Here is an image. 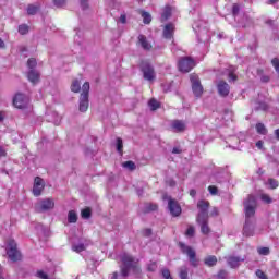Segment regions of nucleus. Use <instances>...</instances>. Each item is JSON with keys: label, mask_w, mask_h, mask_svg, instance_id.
Segmentation results:
<instances>
[{"label": "nucleus", "mask_w": 279, "mask_h": 279, "mask_svg": "<svg viewBox=\"0 0 279 279\" xmlns=\"http://www.w3.org/2000/svg\"><path fill=\"white\" fill-rule=\"evenodd\" d=\"M117 151L122 156L123 154V140L121 137L117 138Z\"/></svg>", "instance_id": "72a5a7b5"}, {"label": "nucleus", "mask_w": 279, "mask_h": 279, "mask_svg": "<svg viewBox=\"0 0 279 279\" xmlns=\"http://www.w3.org/2000/svg\"><path fill=\"white\" fill-rule=\"evenodd\" d=\"M208 191H209L210 195H217V193H219V189L215 185H209Z\"/></svg>", "instance_id": "a18cd8bd"}, {"label": "nucleus", "mask_w": 279, "mask_h": 279, "mask_svg": "<svg viewBox=\"0 0 279 279\" xmlns=\"http://www.w3.org/2000/svg\"><path fill=\"white\" fill-rule=\"evenodd\" d=\"M209 216H210V217H219V208L213 207V209H211Z\"/></svg>", "instance_id": "8fccbe9b"}, {"label": "nucleus", "mask_w": 279, "mask_h": 279, "mask_svg": "<svg viewBox=\"0 0 279 279\" xmlns=\"http://www.w3.org/2000/svg\"><path fill=\"white\" fill-rule=\"evenodd\" d=\"M179 247L181 248L182 254H186L192 267H198L199 259H197V253L195 252V250H193V247L191 246H186V244L182 242L179 243Z\"/></svg>", "instance_id": "423d86ee"}, {"label": "nucleus", "mask_w": 279, "mask_h": 279, "mask_svg": "<svg viewBox=\"0 0 279 279\" xmlns=\"http://www.w3.org/2000/svg\"><path fill=\"white\" fill-rule=\"evenodd\" d=\"M90 215H93V211L90 210V207L84 208L81 211V217L83 219H90Z\"/></svg>", "instance_id": "2f4dec72"}, {"label": "nucleus", "mask_w": 279, "mask_h": 279, "mask_svg": "<svg viewBox=\"0 0 279 279\" xmlns=\"http://www.w3.org/2000/svg\"><path fill=\"white\" fill-rule=\"evenodd\" d=\"M8 156V153L5 151V149H3V147L0 146V158H5Z\"/></svg>", "instance_id": "6e6d98bb"}, {"label": "nucleus", "mask_w": 279, "mask_h": 279, "mask_svg": "<svg viewBox=\"0 0 279 279\" xmlns=\"http://www.w3.org/2000/svg\"><path fill=\"white\" fill-rule=\"evenodd\" d=\"M72 93H80L82 90V84L77 80H74L71 84Z\"/></svg>", "instance_id": "c85d7f7f"}, {"label": "nucleus", "mask_w": 279, "mask_h": 279, "mask_svg": "<svg viewBox=\"0 0 279 279\" xmlns=\"http://www.w3.org/2000/svg\"><path fill=\"white\" fill-rule=\"evenodd\" d=\"M121 263L120 274L122 278H128V276H130V271H133V274H141L140 260L131 254L124 253L121 256Z\"/></svg>", "instance_id": "f257e3e1"}, {"label": "nucleus", "mask_w": 279, "mask_h": 279, "mask_svg": "<svg viewBox=\"0 0 279 279\" xmlns=\"http://www.w3.org/2000/svg\"><path fill=\"white\" fill-rule=\"evenodd\" d=\"M17 32L19 34H21V36H25V34H29V25L27 24L19 25Z\"/></svg>", "instance_id": "cd10ccee"}, {"label": "nucleus", "mask_w": 279, "mask_h": 279, "mask_svg": "<svg viewBox=\"0 0 279 279\" xmlns=\"http://www.w3.org/2000/svg\"><path fill=\"white\" fill-rule=\"evenodd\" d=\"M38 10H40L39 7L34 5V4H28V7H27V14L29 16H34V14H36L38 12Z\"/></svg>", "instance_id": "7c9ffc66"}, {"label": "nucleus", "mask_w": 279, "mask_h": 279, "mask_svg": "<svg viewBox=\"0 0 279 279\" xmlns=\"http://www.w3.org/2000/svg\"><path fill=\"white\" fill-rule=\"evenodd\" d=\"M257 134H262L263 136L267 135V128H265V124L263 123H257L255 125Z\"/></svg>", "instance_id": "bb28decb"}, {"label": "nucleus", "mask_w": 279, "mask_h": 279, "mask_svg": "<svg viewBox=\"0 0 279 279\" xmlns=\"http://www.w3.org/2000/svg\"><path fill=\"white\" fill-rule=\"evenodd\" d=\"M217 90L220 97H228L230 95V85L221 80L217 83Z\"/></svg>", "instance_id": "4468645a"}, {"label": "nucleus", "mask_w": 279, "mask_h": 279, "mask_svg": "<svg viewBox=\"0 0 279 279\" xmlns=\"http://www.w3.org/2000/svg\"><path fill=\"white\" fill-rule=\"evenodd\" d=\"M266 25H274V20H267Z\"/></svg>", "instance_id": "774afa93"}, {"label": "nucleus", "mask_w": 279, "mask_h": 279, "mask_svg": "<svg viewBox=\"0 0 279 279\" xmlns=\"http://www.w3.org/2000/svg\"><path fill=\"white\" fill-rule=\"evenodd\" d=\"M122 167L124 169H129V171H136V163H134V161L132 160L123 162Z\"/></svg>", "instance_id": "c756f323"}, {"label": "nucleus", "mask_w": 279, "mask_h": 279, "mask_svg": "<svg viewBox=\"0 0 279 279\" xmlns=\"http://www.w3.org/2000/svg\"><path fill=\"white\" fill-rule=\"evenodd\" d=\"M120 23H122L123 25H125V23H128V16L125 14L120 15Z\"/></svg>", "instance_id": "5fc2aeb1"}, {"label": "nucleus", "mask_w": 279, "mask_h": 279, "mask_svg": "<svg viewBox=\"0 0 279 279\" xmlns=\"http://www.w3.org/2000/svg\"><path fill=\"white\" fill-rule=\"evenodd\" d=\"M145 233H146V236H151V229H146Z\"/></svg>", "instance_id": "69168bd1"}, {"label": "nucleus", "mask_w": 279, "mask_h": 279, "mask_svg": "<svg viewBox=\"0 0 279 279\" xmlns=\"http://www.w3.org/2000/svg\"><path fill=\"white\" fill-rule=\"evenodd\" d=\"M161 274L165 279H173V277H171V271L169 269H162Z\"/></svg>", "instance_id": "c03bdc74"}, {"label": "nucleus", "mask_w": 279, "mask_h": 279, "mask_svg": "<svg viewBox=\"0 0 279 279\" xmlns=\"http://www.w3.org/2000/svg\"><path fill=\"white\" fill-rule=\"evenodd\" d=\"M185 236H195V227L191 226L185 231Z\"/></svg>", "instance_id": "79ce46f5"}, {"label": "nucleus", "mask_w": 279, "mask_h": 279, "mask_svg": "<svg viewBox=\"0 0 279 279\" xmlns=\"http://www.w3.org/2000/svg\"><path fill=\"white\" fill-rule=\"evenodd\" d=\"M227 263L232 269H236V267H239V263H241V257L229 256L227 258Z\"/></svg>", "instance_id": "412c9836"}, {"label": "nucleus", "mask_w": 279, "mask_h": 279, "mask_svg": "<svg viewBox=\"0 0 279 279\" xmlns=\"http://www.w3.org/2000/svg\"><path fill=\"white\" fill-rule=\"evenodd\" d=\"M179 278L189 279V268L186 267L180 268Z\"/></svg>", "instance_id": "f704fd0d"}, {"label": "nucleus", "mask_w": 279, "mask_h": 279, "mask_svg": "<svg viewBox=\"0 0 279 279\" xmlns=\"http://www.w3.org/2000/svg\"><path fill=\"white\" fill-rule=\"evenodd\" d=\"M196 222L201 226L202 234L208 235L210 232V227L208 226V217L207 218H196Z\"/></svg>", "instance_id": "f3484780"}, {"label": "nucleus", "mask_w": 279, "mask_h": 279, "mask_svg": "<svg viewBox=\"0 0 279 279\" xmlns=\"http://www.w3.org/2000/svg\"><path fill=\"white\" fill-rule=\"evenodd\" d=\"M204 264L206 265V267H215V265H217V256L209 255L205 257Z\"/></svg>", "instance_id": "5701e85b"}, {"label": "nucleus", "mask_w": 279, "mask_h": 279, "mask_svg": "<svg viewBox=\"0 0 279 279\" xmlns=\"http://www.w3.org/2000/svg\"><path fill=\"white\" fill-rule=\"evenodd\" d=\"M226 276H228V271L226 270H219L217 277L220 279H226Z\"/></svg>", "instance_id": "3c124183"}, {"label": "nucleus", "mask_w": 279, "mask_h": 279, "mask_svg": "<svg viewBox=\"0 0 279 279\" xmlns=\"http://www.w3.org/2000/svg\"><path fill=\"white\" fill-rule=\"evenodd\" d=\"M169 19H171V7L166 5L161 13V23L169 21Z\"/></svg>", "instance_id": "b1692460"}, {"label": "nucleus", "mask_w": 279, "mask_h": 279, "mask_svg": "<svg viewBox=\"0 0 279 279\" xmlns=\"http://www.w3.org/2000/svg\"><path fill=\"white\" fill-rule=\"evenodd\" d=\"M275 135H276L277 141H279V129L275 130Z\"/></svg>", "instance_id": "338daca9"}, {"label": "nucleus", "mask_w": 279, "mask_h": 279, "mask_svg": "<svg viewBox=\"0 0 279 279\" xmlns=\"http://www.w3.org/2000/svg\"><path fill=\"white\" fill-rule=\"evenodd\" d=\"M57 8H62L66 4V0H52Z\"/></svg>", "instance_id": "49530a36"}, {"label": "nucleus", "mask_w": 279, "mask_h": 279, "mask_svg": "<svg viewBox=\"0 0 279 279\" xmlns=\"http://www.w3.org/2000/svg\"><path fill=\"white\" fill-rule=\"evenodd\" d=\"M111 279H119V272H113Z\"/></svg>", "instance_id": "e2e57ef3"}, {"label": "nucleus", "mask_w": 279, "mask_h": 279, "mask_svg": "<svg viewBox=\"0 0 279 279\" xmlns=\"http://www.w3.org/2000/svg\"><path fill=\"white\" fill-rule=\"evenodd\" d=\"M140 69L143 73L144 80L147 82H154V80H156V70H154V66L149 61H142Z\"/></svg>", "instance_id": "39448f33"}, {"label": "nucleus", "mask_w": 279, "mask_h": 279, "mask_svg": "<svg viewBox=\"0 0 279 279\" xmlns=\"http://www.w3.org/2000/svg\"><path fill=\"white\" fill-rule=\"evenodd\" d=\"M256 197L250 194L244 201L245 221H251L250 219L256 215Z\"/></svg>", "instance_id": "7ed1b4c3"}, {"label": "nucleus", "mask_w": 279, "mask_h": 279, "mask_svg": "<svg viewBox=\"0 0 279 279\" xmlns=\"http://www.w3.org/2000/svg\"><path fill=\"white\" fill-rule=\"evenodd\" d=\"M156 210H158V204L146 203L144 207V215H147V213H156Z\"/></svg>", "instance_id": "4be33fe9"}, {"label": "nucleus", "mask_w": 279, "mask_h": 279, "mask_svg": "<svg viewBox=\"0 0 279 279\" xmlns=\"http://www.w3.org/2000/svg\"><path fill=\"white\" fill-rule=\"evenodd\" d=\"M37 278H40V279H49V275H47L45 271L43 270H39L37 271Z\"/></svg>", "instance_id": "de8ad7c7"}, {"label": "nucleus", "mask_w": 279, "mask_h": 279, "mask_svg": "<svg viewBox=\"0 0 279 279\" xmlns=\"http://www.w3.org/2000/svg\"><path fill=\"white\" fill-rule=\"evenodd\" d=\"M172 154H182V149L178 148V147H174L172 149Z\"/></svg>", "instance_id": "680f3d73"}, {"label": "nucleus", "mask_w": 279, "mask_h": 279, "mask_svg": "<svg viewBox=\"0 0 279 279\" xmlns=\"http://www.w3.org/2000/svg\"><path fill=\"white\" fill-rule=\"evenodd\" d=\"M171 128H172V130H174V132L181 133L186 130V123H184V121H182V120H173Z\"/></svg>", "instance_id": "a211bd4d"}, {"label": "nucleus", "mask_w": 279, "mask_h": 279, "mask_svg": "<svg viewBox=\"0 0 279 279\" xmlns=\"http://www.w3.org/2000/svg\"><path fill=\"white\" fill-rule=\"evenodd\" d=\"M137 40H138V45H141L144 51H151L154 46L151 45V43H149V40L147 39V36L138 35Z\"/></svg>", "instance_id": "dca6fc26"}, {"label": "nucleus", "mask_w": 279, "mask_h": 279, "mask_svg": "<svg viewBox=\"0 0 279 279\" xmlns=\"http://www.w3.org/2000/svg\"><path fill=\"white\" fill-rule=\"evenodd\" d=\"M27 78L32 84H38L40 82V73L36 72L35 70H31L27 73Z\"/></svg>", "instance_id": "6ab92c4d"}, {"label": "nucleus", "mask_w": 279, "mask_h": 279, "mask_svg": "<svg viewBox=\"0 0 279 279\" xmlns=\"http://www.w3.org/2000/svg\"><path fill=\"white\" fill-rule=\"evenodd\" d=\"M197 208L199 210L196 219H202V218H208V208H210V202L201 199L197 203Z\"/></svg>", "instance_id": "9d476101"}, {"label": "nucleus", "mask_w": 279, "mask_h": 279, "mask_svg": "<svg viewBox=\"0 0 279 279\" xmlns=\"http://www.w3.org/2000/svg\"><path fill=\"white\" fill-rule=\"evenodd\" d=\"M190 82L192 84V90L194 96L199 99V97L204 95V86H202V81H199V76L197 74H191Z\"/></svg>", "instance_id": "6e6552de"}, {"label": "nucleus", "mask_w": 279, "mask_h": 279, "mask_svg": "<svg viewBox=\"0 0 279 279\" xmlns=\"http://www.w3.org/2000/svg\"><path fill=\"white\" fill-rule=\"evenodd\" d=\"M228 80L229 82H236V80H239V76L234 72L230 71L228 74Z\"/></svg>", "instance_id": "37998d69"}, {"label": "nucleus", "mask_w": 279, "mask_h": 279, "mask_svg": "<svg viewBox=\"0 0 279 279\" xmlns=\"http://www.w3.org/2000/svg\"><path fill=\"white\" fill-rule=\"evenodd\" d=\"M243 235L244 236H254V228H252V221L245 220L244 227H243Z\"/></svg>", "instance_id": "aec40b11"}, {"label": "nucleus", "mask_w": 279, "mask_h": 279, "mask_svg": "<svg viewBox=\"0 0 279 279\" xmlns=\"http://www.w3.org/2000/svg\"><path fill=\"white\" fill-rule=\"evenodd\" d=\"M260 199L262 202H265V204H271L272 202L271 196H269L268 194H262Z\"/></svg>", "instance_id": "58836bf2"}, {"label": "nucleus", "mask_w": 279, "mask_h": 279, "mask_svg": "<svg viewBox=\"0 0 279 279\" xmlns=\"http://www.w3.org/2000/svg\"><path fill=\"white\" fill-rule=\"evenodd\" d=\"M13 106L17 110H25L29 106V98L23 93H16L13 97Z\"/></svg>", "instance_id": "1a4fd4ad"}, {"label": "nucleus", "mask_w": 279, "mask_h": 279, "mask_svg": "<svg viewBox=\"0 0 279 279\" xmlns=\"http://www.w3.org/2000/svg\"><path fill=\"white\" fill-rule=\"evenodd\" d=\"M37 64H38V62L34 58H29L27 60V66H28V69H31V71H34V69H36Z\"/></svg>", "instance_id": "c9c22d12"}, {"label": "nucleus", "mask_w": 279, "mask_h": 279, "mask_svg": "<svg viewBox=\"0 0 279 279\" xmlns=\"http://www.w3.org/2000/svg\"><path fill=\"white\" fill-rule=\"evenodd\" d=\"M178 69L181 73H191L195 69V60L191 57H183L178 61Z\"/></svg>", "instance_id": "0eeeda50"}, {"label": "nucleus", "mask_w": 279, "mask_h": 279, "mask_svg": "<svg viewBox=\"0 0 279 279\" xmlns=\"http://www.w3.org/2000/svg\"><path fill=\"white\" fill-rule=\"evenodd\" d=\"M142 17L145 25H149V23H151V14H149L148 12L143 11Z\"/></svg>", "instance_id": "473e14b6"}, {"label": "nucleus", "mask_w": 279, "mask_h": 279, "mask_svg": "<svg viewBox=\"0 0 279 279\" xmlns=\"http://www.w3.org/2000/svg\"><path fill=\"white\" fill-rule=\"evenodd\" d=\"M148 106L150 108V110L153 112H155V110H158L160 108V102L156 100V98H151L149 101H148Z\"/></svg>", "instance_id": "393cba45"}, {"label": "nucleus", "mask_w": 279, "mask_h": 279, "mask_svg": "<svg viewBox=\"0 0 279 279\" xmlns=\"http://www.w3.org/2000/svg\"><path fill=\"white\" fill-rule=\"evenodd\" d=\"M257 252L260 256H269L270 253L269 247L266 246L259 247Z\"/></svg>", "instance_id": "4c0bfd02"}, {"label": "nucleus", "mask_w": 279, "mask_h": 279, "mask_svg": "<svg viewBox=\"0 0 279 279\" xmlns=\"http://www.w3.org/2000/svg\"><path fill=\"white\" fill-rule=\"evenodd\" d=\"M255 274H256L257 278H260V279L267 277V275H265V272L260 269H257Z\"/></svg>", "instance_id": "603ef678"}, {"label": "nucleus", "mask_w": 279, "mask_h": 279, "mask_svg": "<svg viewBox=\"0 0 279 279\" xmlns=\"http://www.w3.org/2000/svg\"><path fill=\"white\" fill-rule=\"evenodd\" d=\"M56 208V202L53 198H46L39 202L40 213H46V210H53Z\"/></svg>", "instance_id": "ddd939ff"}, {"label": "nucleus", "mask_w": 279, "mask_h": 279, "mask_svg": "<svg viewBox=\"0 0 279 279\" xmlns=\"http://www.w3.org/2000/svg\"><path fill=\"white\" fill-rule=\"evenodd\" d=\"M72 250L80 254V252H84L86 250V246L84 244H76L72 246Z\"/></svg>", "instance_id": "e433bc0d"}, {"label": "nucleus", "mask_w": 279, "mask_h": 279, "mask_svg": "<svg viewBox=\"0 0 279 279\" xmlns=\"http://www.w3.org/2000/svg\"><path fill=\"white\" fill-rule=\"evenodd\" d=\"M5 253L12 263H19L23 260V254L21 251H19V244H16V241L14 239H10L7 242Z\"/></svg>", "instance_id": "f03ea898"}, {"label": "nucleus", "mask_w": 279, "mask_h": 279, "mask_svg": "<svg viewBox=\"0 0 279 279\" xmlns=\"http://www.w3.org/2000/svg\"><path fill=\"white\" fill-rule=\"evenodd\" d=\"M255 145H256V148H257V149H263L264 143H263V141L259 140V141L256 142Z\"/></svg>", "instance_id": "13d9d810"}, {"label": "nucleus", "mask_w": 279, "mask_h": 279, "mask_svg": "<svg viewBox=\"0 0 279 279\" xmlns=\"http://www.w3.org/2000/svg\"><path fill=\"white\" fill-rule=\"evenodd\" d=\"M269 76H267V75H264V76H262V78H260V81L262 82H264V84H267V82H269Z\"/></svg>", "instance_id": "bf43d9fd"}, {"label": "nucleus", "mask_w": 279, "mask_h": 279, "mask_svg": "<svg viewBox=\"0 0 279 279\" xmlns=\"http://www.w3.org/2000/svg\"><path fill=\"white\" fill-rule=\"evenodd\" d=\"M163 38L166 40H171L173 38V34H175V24L173 23H168L163 27Z\"/></svg>", "instance_id": "2eb2a0df"}, {"label": "nucleus", "mask_w": 279, "mask_h": 279, "mask_svg": "<svg viewBox=\"0 0 279 279\" xmlns=\"http://www.w3.org/2000/svg\"><path fill=\"white\" fill-rule=\"evenodd\" d=\"M265 173V170H263V168H259L258 170H257V174L258 175H263Z\"/></svg>", "instance_id": "0e129e2a"}, {"label": "nucleus", "mask_w": 279, "mask_h": 279, "mask_svg": "<svg viewBox=\"0 0 279 279\" xmlns=\"http://www.w3.org/2000/svg\"><path fill=\"white\" fill-rule=\"evenodd\" d=\"M81 7L83 10H88V0H81Z\"/></svg>", "instance_id": "864d4df0"}, {"label": "nucleus", "mask_w": 279, "mask_h": 279, "mask_svg": "<svg viewBox=\"0 0 279 279\" xmlns=\"http://www.w3.org/2000/svg\"><path fill=\"white\" fill-rule=\"evenodd\" d=\"M90 93V83L85 82L82 86V93L80 96V112H86L88 110V95Z\"/></svg>", "instance_id": "20e7f679"}, {"label": "nucleus", "mask_w": 279, "mask_h": 279, "mask_svg": "<svg viewBox=\"0 0 279 279\" xmlns=\"http://www.w3.org/2000/svg\"><path fill=\"white\" fill-rule=\"evenodd\" d=\"M197 195V191L195 189L190 190V196L195 197Z\"/></svg>", "instance_id": "052dcab7"}, {"label": "nucleus", "mask_w": 279, "mask_h": 279, "mask_svg": "<svg viewBox=\"0 0 279 279\" xmlns=\"http://www.w3.org/2000/svg\"><path fill=\"white\" fill-rule=\"evenodd\" d=\"M68 221L70 223H77V213H75V210H70L68 213Z\"/></svg>", "instance_id": "a878e982"}, {"label": "nucleus", "mask_w": 279, "mask_h": 279, "mask_svg": "<svg viewBox=\"0 0 279 279\" xmlns=\"http://www.w3.org/2000/svg\"><path fill=\"white\" fill-rule=\"evenodd\" d=\"M168 209L170 210V215H172V217H180L182 215V206H180V203L173 198L168 201Z\"/></svg>", "instance_id": "9b49d317"}, {"label": "nucleus", "mask_w": 279, "mask_h": 279, "mask_svg": "<svg viewBox=\"0 0 279 279\" xmlns=\"http://www.w3.org/2000/svg\"><path fill=\"white\" fill-rule=\"evenodd\" d=\"M148 271H156V262L148 266Z\"/></svg>", "instance_id": "4d7b16f0"}, {"label": "nucleus", "mask_w": 279, "mask_h": 279, "mask_svg": "<svg viewBox=\"0 0 279 279\" xmlns=\"http://www.w3.org/2000/svg\"><path fill=\"white\" fill-rule=\"evenodd\" d=\"M239 12H241V7L236 3H234L233 7H232V15L233 16H239Z\"/></svg>", "instance_id": "a19ab883"}, {"label": "nucleus", "mask_w": 279, "mask_h": 279, "mask_svg": "<svg viewBox=\"0 0 279 279\" xmlns=\"http://www.w3.org/2000/svg\"><path fill=\"white\" fill-rule=\"evenodd\" d=\"M268 184L270 189H278L279 186L278 180L276 179H268Z\"/></svg>", "instance_id": "ea45409f"}, {"label": "nucleus", "mask_w": 279, "mask_h": 279, "mask_svg": "<svg viewBox=\"0 0 279 279\" xmlns=\"http://www.w3.org/2000/svg\"><path fill=\"white\" fill-rule=\"evenodd\" d=\"M166 184L167 186H170L171 189H173L177 185V182L170 178L166 180Z\"/></svg>", "instance_id": "09e8293b"}, {"label": "nucleus", "mask_w": 279, "mask_h": 279, "mask_svg": "<svg viewBox=\"0 0 279 279\" xmlns=\"http://www.w3.org/2000/svg\"><path fill=\"white\" fill-rule=\"evenodd\" d=\"M43 191H45V181L40 177H36L33 185V195L35 197H40L43 195Z\"/></svg>", "instance_id": "f8f14e48"}]
</instances>
